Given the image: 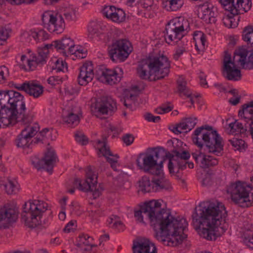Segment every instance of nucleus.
Instances as JSON below:
<instances>
[{
	"mask_svg": "<svg viewBox=\"0 0 253 253\" xmlns=\"http://www.w3.org/2000/svg\"><path fill=\"white\" fill-rule=\"evenodd\" d=\"M53 47L55 48V41L52 42L51 43L46 44L43 47H39V48L43 52H44V53H45L46 55H48L49 53V49H53Z\"/></svg>",
	"mask_w": 253,
	"mask_h": 253,
	"instance_id": "e2e57ef3",
	"label": "nucleus"
},
{
	"mask_svg": "<svg viewBox=\"0 0 253 253\" xmlns=\"http://www.w3.org/2000/svg\"><path fill=\"white\" fill-rule=\"evenodd\" d=\"M116 9V7L113 5L106 6L103 9L102 13L105 17L110 19Z\"/></svg>",
	"mask_w": 253,
	"mask_h": 253,
	"instance_id": "5fc2aeb1",
	"label": "nucleus"
},
{
	"mask_svg": "<svg viewBox=\"0 0 253 253\" xmlns=\"http://www.w3.org/2000/svg\"><path fill=\"white\" fill-rule=\"evenodd\" d=\"M11 86L18 91H23L35 98L40 97L43 92V87L33 81H26L22 84L12 83Z\"/></svg>",
	"mask_w": 253,
	"mask_h": 253,
	"instance_id": "aec40b11",
	"label": "nucleus"
},
{
	"mask_svg": "<svg viewBox=\"0 0 253 253\" xmlns=\"http://www.w3.org/2000/svg\"><path fill=\"white\" fill-rule=\"evenodd\" d=\"M76 223V221L75 220H71L69 221L64 227L63 231L66 233H69L71 231H73V229L75 228L76 225L75 223Z\"/></svg>",
	"mask_w": 253,
	"mask_h": 253,
	"instance_id": "0e129e2a",
	"label": "nucleus"
},
{
	"mask_svg": "<svg viewBox=\"0 0 253 253\" xmlns=\"http://www.w3.org/2000/svg\"><path fill=\"white\" fill-rule=\"evenodd\" d=\"M110 19L117 23L123 22L126 20V13L123 9L116 8L114 10V13L112 15Z\"/></svg>",
	"mask_w": 253,
	"mask_h": 253,
	"instance_id": "4c0bfd02",
	"label": "nucleus"
},
{
	"mask_svg": "<svg viewBox=\"0 0 253 253\" xmlns=\"http://www.w3.org/2000/svg\"><path fill=\"white\" fill-rule=\"evenodd\" d=\"M124 74L122 68L116 67L114 69L105 68L101 71L98 79L102 83L113 85L120 82Z\"/></svg>",
	"mask_w": 253,
	"mask_h": 253,
	"instance_id": "412c9836",
	"label": "nucleus"
},
{
	"mask_svg": "<svg viewBox=\"0 0 253 253\" xmlns=\"http://www.w3.org/2000/svg\"><path fill=\"white\" fill-rule=\"evenodd\" d=\"M94 77L92 64L85 63L80 68V73L78 77V82L81 85H86L90 82Z\"/></svg>",
	"mask_w": 253,
	"mask_h": 253,
	"instance_id": "5701e85b",
	"label": "nucleus"
},
{
	"mask_svg": "<svg viewBox=\"0 0 253 253\" xmlns=\"http://www.w3.org/2000/svg\"><path fill=\"white\" fill-rule=\"evenodd\" d=\"M16 123L5 110L0 111V127L13 126Z\"/></svg>",
	"mask_w": 253,
	"mask_h": 253,
	"instance_id": "2f4dec72",
	"label": "nucleus"
},
{
	"mask_svg": "<svg viewBox=\"0 0 253 253\" xmlns=\"http://www.w3.org/2000/svg\"><path fill=\"white\" fill-rule=\"evenodd\" d=\"M170 67V61L166 56L150 54L139 62L137 74L141 79L156 81L167 77Z\"/></svg>",
	"mask_w": 253,
	"mask_h": 253,
	"instance_id": "20e7f679",
	"label": "nucleus"
},
{
	"mask_svg": "<svg viewBox=\"0 0 253 253\" xmlns=\"http://www.w3.org/2000/svg\"><path fill=\"white\" fill-rule=\"evenodd\" d=\"M154 186L153 179L150 181L146 176L142 177L138 181V191L143 193L154 192Z\"/></svg>",
	"mask_w": 253,
	"mask_h": 253,
	"instance_id": "c756f323",
	"label": "nucleus"
},
{
	"mask_svg": "<svg viewBox=\"0 0 253 253\" xmlns=\"http://www.w3.org/2000/svg\"><path fill=\"white\" fill-rule=\"evenodd\" d=\"M184 4L183 0H163V6L168 11H174L180 9Z\"/></svg>",
	"mask_w": 253,
	"mask_h": 253,
	"instance_id": "473e14b6",
	"label": "nucleus"
},
{
	"mask_svg": "<svg viewBox=\"0 0 253 253\" xmlns=\"http://www.w3.org/2000/svg\"><path fill=\"white\" fill-rule=\"evenodd\" d=\"M0 186L3 187L7 194H15L19 191L17 182L9 177H4L0 179Z\"/></svg>",
	"mask_w": 253,
	"mask_h": 253,
	"instance_id": "a878e982",
	"label": "nucleus"
},
{
	"mask_svg": "<svg viewBox=\"0 0 253 253\" xmlns=\"http://www.w3.org/2000/svg\"><path fill=\"white\" fill-rule=\"evenodd\" d=\"M76 11L73 8H66L63 11L62 16L64 17L67 22L75 21L77 19Z\"/></svg>",
	"mask_w": 253,
	"mask_h": 253,
	"instance_id": "58836bf2",
	"label": "nucleus"
},
{
	"mask_svg": "<svg viewBox=\"0 0 253 253\" xmlns=\"http://www.w3.org/2000/svg\"><path fill=\"white\" fill-rule=\"evenodd\" d=\"M123 139L126 145L129 146L134 141V137L132 134L127 133L123 136Z\"/></svg>",
	"mask_w": 253,
	"mask_h": 253,
	"instance_id": "052dcab7",
	"label": "nucleus"
},
{
	"mask_svg": "<svg viewBox=\"0 0 253 253\" xmlns=\"http://www.w3.org/2000/svg\"><path fill=\"white\" fill-rule=\"evenodd\" d=\"M11 30L4 27H0V45L4 44L9 37Z\"/></svg>",
	"mask_w": 253,
	"mask_h": 253,
	"instance_id": "8fccbe9b",
	"label": "nucleus"
},
{
	"mask_svg": "<svg viewBox=\"0 0 253 253\" xmlns=\"http://www.w3.org/2000/svg\"><path fill=\"white\" fill-rule=\"evenodd\" d=\"M97 176L90 169H88L86 172V178L82 180L79 178H74L73 185L75 187L80 191L88 192H92L94 199L98 198L101 191L97 188Z\"/></svg>",
	"mask_w": 253,
	"mask_h": 253,
	"instance_id": "ddd939ff",
	"label": "nucleus"
},
{
	"mask_svg": "<svg viewBox=\"0 0 253 253\" xmlns=\"http://www.w3.org/2000/svg\"><path fill=\"white\" fill-rule=\"evenodd\" d=\"M166 159H168L166 157H163V160H162L158 164L157 163V166L155 167L154 169H153L152 172V175H160L162 172V168L163 167L164 162L166 161Z\"/></svg>",
	"mask_w": 253,
	"mask_h": 253,
	"instance_id": "6e6d98bb",
	"label": "nucleus"
},
{
	"mask_svg": "<svg viewBox=\"0 0 253 253\" xmlns=\"http://www.w3.org/2000/svg\"><path fill=\"white\" fill-rule=\"evenodd\" d=\"M107 137L103 136L102 140H98L97 144H102L101 147L99 148V151L101 153L103 156L106 157L107 161L111 165L117 163L119 156L117 154L114 155L111 152L110 147L107 145Z\"/></svg>",
	"mask_w": 253,
	"mask_h": 253,
	"instance_id": "b1692460",
	"label": "nucleus"
},
{
	"mask_svg": "<svg viewBox=\"0 0 253 253\" xmlns=\"http://www.w3.org/2000/svg\"><path fill=\"white\" fill-rule=\"evenodd\" d=\"M249 52L246 48L243 46L240 47L235 50L233 58L232 59L231 55L228 51H224L223 74L228 80H241L242 75L240 70L237 68V63H240L242 69L248 70L253 69V51H251V53L247 60Z\"/></svg>",
	"mask_w": 253,
	"mask_h": 253,
	"instance_id": "39448f33",
	"label": "nucleus"
},
{
	"mask_svg": "<svg viewBox=\"0 0 253 253\" xmlns=\"http://www.w3.org/2000/svg\"><path fill=\"white\" fill-rule=\"evenodd\" d=\"M110 59L114 62H124L133 50L131 42L126 39L114 41L108 47Z\"/></svg>",
	"mask_w": 253,
	"mask_h": 253,
	"instance_id": "f8f14e48",
	"label": "nucleus"
},
{
	"mask_svg": "<svg viewBox=\"0 0 253 253\" xmlns=\"http://www.w3.org/2000/svg\"><path fill=\"white\" fill-rule=\"evenodd\" d=\"M93 238L87 234H81L79 236L78 242L76 246L78 248H82L84 246L93 245L91 242Z\"/></svg>",
	"mask_w": 253,
	"mask_h": 253,
	"instance_id": "e433bc0d",
	"label": "nucleus"
},
{
	"mask_svg": "<svg viewBox=\"0 0 253 253\" xmlns=\"http://www.w3.org/2000/svg\"><path fill=\"white\" fill-rule=\"evenodd\" d=\"M31 55L35 62L40 66L45 64L48 58L47 55L44 53V52H43L41 50H40L39 48L38 49V54L32 53Z\"/></svg>",
	"mask_w": 253,
	"mask_h": 253,
	"instance_id": "f704fd0d",
	"label": "nucleus"
},
{
	"mask_svg": "<svg viewBox=\"0 0 253 253\" xmlns=\"http://www.w3.org/2000/svg\"><path fill=\"white\" fill-rule=\"evenodd\" d=\"M154 192H157L161 190H167L170 185L169 182L161 180L159 179H153Z\"/></svg>",
	"mask_w": 253,
	"mask_h": 253,
	"instance_id": "a19ab883",
	"label": "nucleus"
},
{
	"mask_svg": "<svg viewBox=\"0 0 253 253\" xmlns=\"http://www.w3.org/2000/svg\"><path fill=\"white\" fill-rule=\"evenodd\" d=\"M239 116L242 118L243 122H235L229 124L232 133L237 134L239 132L244 133L248 130L252 135L251 127L253 123V100L242 105L238 112Z\"/></svg>",
	"mask_w": 253,
	"mask_h": 253,
	"instance_id": "9d476101",
	"label": "nucleus"
},
{
	"mask_svg": "<svg viewBox=\"0 0 253 253\" xmlns=\"http://www.w3.org/2000/svg\"><path fill=\"white\" fill-rule=\"evenodd\" d=\"M218 15L217 8L212 5L210 6V15L208 18L209 23H215L216 21V17Z\"/></svg>",
	"mask_w": 253,
	"mask_h": 253,
	"instance_id": "603ef678",
	"label": "nucleus"
},
{
	"mask_svg": "<svg viewBox=\"0 0 253 253\" xmlns=\"http://www.w3.org/2000/svg\"><path fill=\"white\" fill-rule=\"evenodd\" d=\"M210 15V6L208 5L207 7L205 8L202 10V16L201 19L204 20L206 22L209 23L208 18Z\"/></svg>",
	"mask_w": 253,
	"mask_h": 253,
	"instance_id": "680f3d73",
	"label": "nucleus"
},
{
	"mask_svg": "<svg viewBox=\"0 0 253 253\" xmlns=\"http://www.w3.org/2000/svg\"><path fill=\"white\" fill-rule=\"evenodd\" d=\"M116 216L112 215L107 220L108 225L111 228L114 229H122L123 228V223L118 220L116 219Z\"/></svg>",
	"mask_w": 253,
	"mask_h": 253,
	"instance_id": "c03bdc74",
	"label": "nucleus"
},
{
	"mask_svg": "<svg viewBox=\"0 0 253 253\" xmlns=\"http://www.w3.org/2000/svg\"><path fill=\"white\" fill-rule=\"evenodd\" d=\"M47 210V204L43 201L35 200L26 202L23 206L22 220L26 226L35 228L40 225L42 213Z\"/></svg>",
	"mask_w": 253,
	"mask_h": 253,
	"instance_id": "6e6552de",
	"label": "nucleus"
},
{
	"mask_svg": "<svg viewBox=\"0 0 253 253\" xmlns=\"http://www.w3.org/2000/svg\"><path fill=\"white\" fill-rule=\"evenodd\" d=\"M193 135V142L200 149L199 151L192 153L196 163L204 169L217 165V159L206 154L211 153L217 156H222L224 143L217 131L211 126L204 125L197 128Z\"/></svg>",
	"mask_w": 253,
	"mask_h": 253,
	"instance_id": "7ed1b4c3",
	"label": "nucleus"
},
{
	"mask_svg": "<svg viewBox=\"0 0 253 253\" xmlns=\"http://www.w3.org/2000/svg\"><path fill=\"white\" fill-rule=\"evenodd\" d=\"M145 119L148 122L154 123H158L161 120L160 116H155L150 113H147L145 115Z\"/></svg>",
	"mask_w": 253,
	"mask_h": 253,
	"instance_id": "13d9d810",
	"label": "nucleus"
},
{
	"mask_svg": "<svg viewBox=\"0 0 253 253\" xmlns=\"http://www.w3.org/2000/svg\"><path fill=\"white\" fill-rule=\"evenodd\" d=\"M147 151L151 152V153L153 155L155 159H157V161L160 157V154H165L163 157H166V152L167 151L165 148L162 147H157L153 148H148Z\"/></svg>",
	"mask_w": 253,
	"mask_h": 253,
	"instance_id": "79ce46f5",
	"label": "nucleus"
},
{
	"mask_svg": "<svg viewBox=\"0 0 253 253\" xmlns=\"http://www.w3.org/2000/svg\"><path fill=\"white\" fill-rule=\"evenodd\" d=\"M132 250L133 253H157L156 246L149 240L134 243Z\"/></svg>",
	"mask_w": 253,
	"mask_h": 253,
	"instance_id": "393cba45",
	"label": "nucleus"
},
{
	"mask_svg": "<svg viewBox=\"0 0 253 253\" xmlns=\"http://www.w3.org/2000/svg\"><path fill=\"white\" fill-rule=\"evenodd\" d=\"M15 91L13 90H0V105L3 110L9 107L11 102L14 97Z\"/></svg>",
	"mask_w": 253,
	"mask_h": 253,
	"instance_id": "cd10ccee",
	"label": "nucleus"
},
{
	"mask_svg": "<svg viewBox=\"0 0 253 253\" xmlns=\"http://www.w3.org/2000/svg\"><path fill=\"white\" fill-rule=\"evenodd\" d=\"M227 216L224 205L208 201L201 202L192 214L195 228L200 230L201 236L210 241L215 240L226 231V229L218 225Z\"/></svg>",
	"mask_w": 253,
	"mask_h": 253,
	"instance_id": "f03ea898",
	"label": "nucleus"
},
{
	"mask_svg": "<svg viewBox=\"0 0 253 253\" xmlns=\"http://www.w3.org/2000/svg\"><path fill=\"white\" fill-rule=\"evenodd\" d=\"M173 108V106L170 102L162 104L161 106L156 109L155 111L159 114H163L171 111Z\"/></svg>",
	"mask_w": 253,
	"mask_h": 253,
	"instance_id": "de8ad7c7",
	"label": "nucleus"
},
{
	"mask_svg": "<svg viewBox=\"0 0 253 253\" xmlns=\"http://www.w3.org/2000/svg\"><path fill=\"white\" fill-rule=\"evenodd\" d=\"M186 51V48L184 46L177 47L175 53L173 55V58L175 60H178L179 58Z\"/></svg>",
	"mask_w": 253,
	"mask_h": 253,
	"instance_id": "4d7b16f0",
	"label": "nucleus"
},
{
	"mask_svg": "<svg viewBox=\"0 0 253 253\" xmlns=\"http://www.w3.org/2000/svg\"><path fill=\"white\" fill-rule=\"evenodd\" d=\"M63 121L68 124L69 126L75 127L80 122L82 111L80 107L75 106L70 110H65L63 113Z\"/></svg>",
	"mask_w": 253,
	"mask_h": 253,
	"instance_id": "4be33fe9",
	"label": "nucleus"
},
{
	"mask_svg": "<svg viewBox=\"0 0 253 253\" xmlns=\"http://www.w3.org/2000/svg\"><path fill=\"white\" fill-rule=\"evenodd\" d=\"M212 183L211 176L206 174L202 180V185L204 186H211Z\"/></svg>",
	"mask_w": 253,
	"mask_h": 253,
	"instance_id": "338daca9",
	"label": "nucleus"
},
{
	"mask_svg": "<svg viewBox=\"0 0 253 253\" xmlns=\"http://www.w3.org/2000/svg\"><path fill=\"white\" fill-rule=\"evenodd\" d=\"M168 143L171 144L173 147L170 152L167 150L166 155L169 159V173L180 179L182 176V171L186 169L187 166L189 169L194 168V163L187 161L190 158V154L183 147V143L181 140L175 139L168 141Z\"/></svg>",
	"mask_w": 253,
	"mask_h": 253,
	"instance_id": "423d86ee",
	"label": "nucleus"
},
{
	"mask_svg": "<svg viewBox=\"0 0 253 253\" xmlns=\"http://www.w3.org/2000/svg\"><path fill=\"white\" fill-rule=\"evenodd\" d=\"M136 165L139 169L146 173L152 174L153 169L157 165V160L155 159L151 152L147 151L140 153L136 160Z\"/></svg>",
	"mask_w": 253,
	"mask_h": 253,
	"instance_id": "6ab92c4d",
	"label": "nucleus"
},
{
	"mask_svg": "<svg viewBox=\"0 0 253 253\" xmlns=\"http://www.w3.org/2000/svg\"><path fill=\"white\" fill-rule=\"evenodd\" d=\"M185 124L187 126L188 130H186L185 133H187L193 129L197 124L196 121L197 120V118H185L182 119Z\"/></svg>",
	"mask_w": 253,
	"mask_h": 253,
	"instance_id": "3c124183",
	"label": "nucleus"
},
{
	"mask_svg": "<svg viewBox=\"0 0 253 253\" xmlns=\"http://www.w3.org/2000/svg\"><path fill=\"white\" fill-rule=\"evenodd\" d=\"M140 3L142 7L148 11H154L157 8V5L154 4L153 0H142Z\"/></svg>",
	"mask_w": 253,
	"mask_h": 253,
	"instance_id": "09e8293b",
	"label": "nucleus"
},
{
	"mask_svg": "<svg viewBox=\"0 0 253 253\" xmlns=\"http://www.w3.org/2000/svg\"><path fill=\"white\" fill-rule=\"evenodd\" d=\"M57 157L55 152L53 150L48 149L42 159H40L37 157H32L31 163L38 170L43 169L51 174L53 167L57 162Z\"/></svg>",
	"mask_w": 253,
	"mask_h": 253,
	"instance_id": "dca6fc26",
	"label": "nucleus"
},
{
	"mask_svg": "<svg viewBox=\"0 0 253 253\" xmlns=\"http://www.w3.org/2000/svg\"><path fill=\"white\" fill-rule=\"evenodd\" d=\"M161 207L159 201H150L134 211V216L137 220L143 223L142 213L146 214L155 231V238L167 246H176L187 238L185 231L188 222L185 218L174 217L169 211Z\"/></svg>",
	"mask_w": 253,
	"mask_h": 253,
	"instance_id": "f257e3e1",
	"label": "nucleus"
},
{
	"mask_svg": "<svg viewBox=\"0 0 253 253\" xmlns=\"http://www.w3.org/2000/svg\"><path fill=\"white\" fill-rule=\"evenodd\" d=\"M42 24L44 28L52 33L60 34L65 28V21L61 14L54 15L51 11H47L42 14Z\"/></svg>",
	"mask_w": 253,
	"mask_h": 253,
	"instance_id": "4468645a",
	"label": "nucleus"
},
{
	"mask_svg": "<svg viewBox=\"0 0 253 253\" xmlns=\"http://www.w3.org/2000/svg\"><path fill=\"white\" fill-rule=\"evenodd\" d=\"M73 41L70 38L64 37L61 40L55 41V49L57 51H61L65 55H67L68 47L72 46Z\"/></svg>",
	"mask_w": 253,
	"mask_h": 253,
	"instance_id": "7c9ffc66",
	"label": "nucleus"
},
{
	"mask_svg": "<svg viewBox=\"0 0 253 253\" xmlns=\"http://www.w3.org/2000/svg\"><path fill=\"white\" fill-rule=\"evenodd\" d=\"M169 128L176 134H179L183 132V130L181 129L179 123L175 124V126H169Z\"/></svg>",
	"mask_w": 253,
	"mask_h": 253,
	"instance_id": "69168bd1",
	"label": "nucleus"
},
{
	"mask_svg": "<svg viewBox=\"0 0 253 253\" xmlns=\"http://www.w3.org/2000/svg\"><path fill=\"white\" fill-rule=\"evenodd\" d=\"M228 141L232 145V146L238 150L244 149L246 147H247V146H246L245 141L241 139L233 138L232 139H229Z\"/></svg>",
	"mask_w": 253,
	"mask_h": 253,
	"instance_id": "49530a36",
	"label": "nucleus"
},
{
	"mask_svg": "<svg viewBox=\"0 0 253 253\" xmlns=\"http://www.w3.org/2000/svg\"><path fill=\"white\" fill-rule=\"evenodd\" d=\"M65 68H67V63L60 58L56 59L54 65L52 66V70L56 71L57 73L61 71L64 72Z\"/></svg>",
	"mask_w": 253,
	"mask_h": 253,
	"instance_id": "a18cd8bd",
	"label": "nucleus"
},
{
	"mask_svg": "<svg viewBox=\"0 0 253 253\" xmlns=\"http://www.w3.org/2000/svg\"><path fill=\"white\" fill-rule=\"evenodd\" d=\"M252 6V0H239L236 1L234 7L235 9H237L238 11L243 10L245 12L249 11Z\"/></svg>",
	"mask_w": 253,
	"mask_h": 253,
	"instance_id": "72a5a7b5",
	"label": "nucleus"
},
{
	"mask_svg": "<svg viewBox=\"0 0 253 253\" xmlns=\"http://www.w3.org/2000/svg\"><path fill=\"white\" fill-rule=\"evenodd\" d=\"M62 82V78L58 76H52L47 79V83L51 85H55Z\"/></svg>",
	"mask_w": 253,
	"mask_h": 253,
	"instance_id": "bf43d9fd",
	"label": "nucleus"
},
{
	"mask_svg": "<svg viewBox=\"0 0 253 253\" xmlns=\"http://www.w3.org/2000/svg\"><path fill=\"white\" fill-rule=\"evenodd\" d=\"M88 38L93 42L98 41L102 34L101 25L96 21H91L87 27Z\"/></svg>",
	"mask_w": 253,
	"mask_h": 253,
	"instance_id": "bb28decb",
	"label": "nucleus"
},
{
	"mask_svg": "<svg viewBox=\"0 0 253 253\" xmlns=\"http://www.w3.org/2000/svg\"><path fill=\"white\" fill-rule=\"evenodd\" d=\"M253 38V25L245 27L242 32V39L248 43H251Z\"/></svg>",
	"mask_w": 253,
	"mask_h": 253,
	"instance_id": "ea45409f",
	"label": "nucleus"
},
{
	"mask_svg": "<svg viewBox=\"0 0 253 253\" xmlns=\"http://www.w3.org/2000/svg\"><path fill=\"white\" fill-rule=\"evenodd\" d=\"M14 97L8 108L6 109L16 123H21L23 125L31 124L33 116L31 114H26L27 110L24 97L20 92H14Z\"/></svg>",
	"mask_w": 253,
	"mask_h": 253,
	"instance_id": "1a4fd4ad",
	"label": "nucleus"
},
{
	"mask_svg": "<svg viewBox=\"0 0 253 253\" xmlns=\"http://www.w3.org/2000/svg\"><path fill=\"white\" fill-rule=\"evenodd\" d=\"M193 39L196 43L202 44L203 48L205 47L206 42V36L201 31H195L193 33Z\"/></svg>",
	"mask_w": 253,
	"mask_h": 253,
	"instance_id": "37998d69",
	"label": "nucleus"
},
{
	"mask_svg": "<svg viewBox=\"0 0 253 253\" xmlns=\"http://www.w3.org/2000/svg\"><path fill=\"white\" fill-rule=\"evenodd\" d=\"M177 84L178 93L188 97H190L191 95V92L186 86V82L183 79H178L177 81Z\"/></svg>",
	"mask_w": 253,
	"mask_h": 253,
	"instance_id": "c9c22d12",
	"label": "nucleus"
},
{
	"mask_svg": "<svg viewBox=\"0 0 253 253\" xmlns=\"http://www.w3.org/2000/svg\"><path fill=\"white\" fill-rule=\"evenodd\" d=\"M227 192L230 194L235 205L243 208L253 206V188L240 181L232 183L228 186Z\"/></svg>",
	"mask_w": 253,
	"mask_h": 253,
	"instance_id": "0eeeda50",
	"label": "nucleus"
},
{
	"mask_svg": "<svg viewBox=\"0 0 253 253\" xmlns=\"http://www.w3.org/2000/svg\"><path fill=\"white\" fill-rule=\"evenodd\" d=\"M245 244L250 248L253 249V235L252 237L246 236L244 239Z\"/></svg>",
	"mask_w": 253,
	"mask_h": 253,
	"instance_id": "774afa93",
	"label": "nucleus"
},
{
	"mask_svg": "<svg viewBox=\"0 0 253 253\" xmlns=\"http://www.w3.org/2000/svg\"><path fill=\"white\" fill-rule=\"evenodd\" d=\"M75 137L77 142L81 143L83 145H85L88 143V138L81 132L77 131L75 134Z\"/></svg>",
	"mask_w": 253,
	"mask_h": 253,
	"instance_id": "864d4df0",
	"label": "nucleus"
},
{
	"mask_svg": "<svg viewBox=\"0 0 253 253\" xmlns=\"http://www.w3.org/2000/svg\"><path fill=\"white\" fill-rule=\"evenodd\" d=\"M26 125L27 126L22 130L15 140L18 147L29 148L33 141H31L32 138L40 130V126L37 123H35L32 126L30 124Z\"/></svg>",
	"mask_w": 253,
	"mask_h": 253,
	"instance_id": "f3484780",
	"label": "nucleus"
},
{
	"mask_svg": "<svg viewBox=\"0 0 253 253\" xmlns=\"http://www.w3.org/2000/svg\"><path fill=\"white\" fill-rule=\"evenodd\" d=\"M116 104L111 97L103 96L91 105V111L97 117L100 115H111L117 110Z\"/></svg>",
	"mask_w": 253,
	"mask_h": 253,
	"instance_id": "2eb2a0df",
	"label": "nucleus"
},
{
	"mask_svg": "<svg viewBox=\"0 0 253 253\" xmlns=\"http://www.w3.org/2000/svg\"><path fill=\"white\" fill-rule=\"evenodd\" d=\"M228 12L225 16H224L222 20L224 25L228 28H235L237 26V23L235 21L234 18L235 15H237L241 13L240 12L238 11L237 9L235 8H230L229 9H225Z\"/></svg>",
	"mask_w": 253,
	"mask_h": 253,
	"instance_id": "c85d7f7f",
	"label": "nucleus"
},
{
	"mask_svg": "<svg viewBox=\"0 0 253 253\" xmlns=\"http://www.w3.org/2000/svg\"><path fill=\"white\" fill-rule=\"evenodd\" d=\"M17 208L10 204H7L0 209V229L7 227L8 224L16 221L18 217Z\"/></svg>",
	"mask_w": 253,
	"mask_h": 253,
	"instance_id": "a211bd4d",
	"label": "nucleus"
},
{
	"mask_svg": "<svg viewBox=\"0 0 253 253\" xmlns=\"http://www.w3.org/2000/svg\"><path fill=\"white\" fill-rule=\"evenodd\" d=\"M188 27V20L183 17H177L170 20L165 28L166 42L169 44L171 42H175L177 44L184 36Z\"/></svg>",
	"mask_w": 253,
	"mask_h": 253,
	"instance_id": "9b49d317",
	"label": "nucleus"
}]
</instances>
